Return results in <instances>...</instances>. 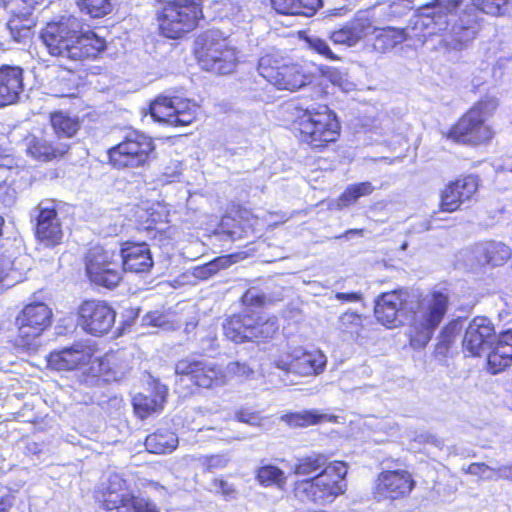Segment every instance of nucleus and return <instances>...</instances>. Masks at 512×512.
Returning <instances> with one entry per match:
<instances>
[{
	"mask_svg": "<svg viewBox=\"0 0 512 512\" xmlns=\"http://www.w3.org/2000/svg\"><path fill=\"white\" fill-rule=\"evenodd\" d=\"M448 297L434 292L420 303L410 299L403 291L383 293L375 302V317L387 327L410 323V343L414 348H423L431 340L435 329L447 312Z\"/></svg>",
	"mask_w": 512,
	"mask_h": 512,
	"instance_id": "nucleus-1",
	"label": "nucleus"
},
{
	"mask_svg": "<svg viewBox=\"0 0 512 512\" xmlns=\"http://www.w3.org/2000/svg\"><path fill=\"white\" fill-rule=\"evenodd\" d=\"M293 472L299 476L317 473L313 477L295 482V497L302 502L326 505L346 490V463L334 461L328 464L327 457L323 454L313 453L299 458Z\"/></svg>",
	"mask_w": 512,
	"mask_h": 512,
	"instance_id": "nucleus-2",
	"label": "nucleus"
},
{
	"mask_svg": "<svg viewBox=\"0 0 512 512\" xmlns=\"http://www.w3.org/2000/svg\"><path fill=\"white\" fill-rule=\"evenodd\" d=\"M461 0H436L424 6L413 21L416 29L426 30L428 35L443 34L442 42L452 50H462L475 38L482 20L475 8H466L454 19L450 29L451 13Z\"/></svg>",
	"mask_w": 512,
	"mask_h": 512,
	"instance_id": "nucleus-3",
	"label": "nucleus"
},
{
	"mask_svg": "<svg viewBox=\"0 0 512 512\" xmlns=\"http://www.w3.org/2000/svg\"><path fill=\"white\" fill-rule=\"evenodd\" d=\"M40 38L52 56L73 61L96 58L106 48V42L93 31H82L81 21L72 15L49 22Z\"/></svg>",
	"mask_w": 512,
	"mask_h": 512,
	"instance_id": "nucleus-4",
	"label": "nucleus"
},
{
	"mask_svg": "<svg viewBox=\"0 0 512 512\" xmlns=\"http://www.w3.org/2000/svg\"><path fill=\"white\" fill-rule=\"evenodd\" d=\"M302 142L312 148H324L336 142L340 136V123L333 111L326 105H311L299 108L294 121Z\"/></svg>",
	"mask_w": 512,
	"mask_h": 512,
	"instance_id": "nucleus-5",
	"label": "nucleus"
},
{
	"mask_svg": "<svg viewBox=\"0 0 512 512\" xmlns=\"http://www.w3.org/2000/svg\"><path fill=\"white\" fill-rule=\"evenodd\" d=\"M499 105L495 96H485L457 122L450 130L449 138L469 145H480L493 138V131L485 123Z\"/></svg>",
	"mask_w": 512,
	"mask_h": 512,
	"instance_id": "nucleus-6",
	"label": "nucleus"
},
{
	"mask_svg": "<svg viewBox=\"0 0 512 512\" xmlns=\"http://www.w3.org/2000/svg\"><path fill=\"white\" fill-rule=\"evenodd\" d=\"M196 55L203 69L229 74L237 65L236 49L219 30H209L196 41Z\"/></svg>",
	"mask_w": 512,
	"mask_h": 512,
	"instance_id": "nucleus-7",
	"label": "nucleus"
},
{
	"mask_svg": "<svg viewBox=\"0 0 512 512\" xmlns=\"http://www.w3.org/2000/svg\"><path fill=\"white\" fill-rule=\"evenodd\" d=\"M161 11L158 17L161 33L177 39L192 31L202 17V0H159Z\"/></svg>",
	"mask_w": 512,
	"mask_h": 512,
	"instance_id": "nucleus-8",
	"label": "nucleus"
},
{
	"mask_svg": "<svg viewBox=\"0 0 512 512\" xmlns=\"http://www.w3.org/2000/svg\"><path fill=\"white\" fill-rule=\"evenodd\" d=\"M52 311L44 303H33L16 317L18 334L15 340L17 347L34 351L39 346L38 338L51 324Z\"/></svg>",
	"mask_w": 512,
	"mask_h": 512,
	"instance_id": "nucleus-9",
	"label": "nucleus"
},
{
	"mask_svg": "<svg viewBox=\"0 0 512 512\" xmlns=\"http://www.w3.org/2000/svg\"><path fill=\"white\" fill-rule=\"evenodd\" d=\"M257 70L264 79L278 89L295 91L312 80V75L300 64H283L272 55L261 57Z\"/></svg>",
	"mask_w": 512,
	"mask_h": 512,
	"instance_id": "nucleus-10",
	"label": "nucleus"
},
{
	"mask_svg": "<svg viewBox=\"0 0 512 512\" xmlns=\"http://www.w3.org/2000/svg\"><path fill=\"white\" fill-rule=\"evenodd\" d=\"M154 148L150 137L133 131L108 150L109 161L118 169L142 167L148 163Z\"/></svg>",
	"mask_w": 512,
	"mask_h": 512,
	"instance_id": "nucleus-11",
	"label": "nucleus"
},
{
	"mask_svg": "<svg viewBox=\"0 0 512 512\" xmlns=\"http://www.w3.org/2000/svg\"><path fill=\"white\" fill-rule=\"evenodd\" d=\"M119 265V255L101 246L91 248L86 256V272L89 279L107 288H113L120 282Z\"/></svg>",
	"mask_w": 512,
	"mask_h": 512,
	"instance_id": "nucleus-12",
	"label": "nucleus"
},
{
	"mask_svg": "<svg viewBox=\"0 0 512 512\" xmlns=\"http://www.w3.org/2000/svg\"><path fill=\"white\" fill-rule=\"evenodd\" d=\"M175 374L180 377V380L187 378L197 387L205 389H214L227 384L224 369L206 360L181 359L175 365Z\"/></svg>",
	"mask_w": 512,
	"mask_h": 512,
	"instance_id": "nucleus-13",
	"label": "nucleus"
},
{
	"mask_svg": "<svg viewBox=\"0 0 512 512\" xmlns=\"http://www.w3.org/2000/svg\"><path fill=\"white\" fill-rule=\"evenodd\" d=\"M243 303L248 306V317L250 319L249 329L246 330L247 341L261 343L271 340L279 330L278 318L262 314L253 309L264 303V297L256 290H248L243 298Z\"/></svg>",
	"mask_w": 512,
	"mask_h": 512,
	"instance_id": "nucleus-14",
	"label": "nucleus"
},
{
	"mask_svg": "<svg viewBox=\"0 0 512 512\" xmlns=\"http://www.w3.org/2000/svg\"><path fill=\"white\" fill-rule=\"evenodd\" d=\"M327 363V357L320 350L304 351L295 348L286 356L274 361L275 367L283 371L288 378L290 374L306 377L321 374Z\"/></svg>",
	"mask_w": 512,
	"mask_h": 512,
	"instance_id": "nucleus-15",
	"label": "nucleus"
},
{
	"mask_svg": "<svg viewBox=\"0 0 512 512\" xmlns=\"http://www.w3.org/2000/svg\"><path fill=\"white\" fill-rule=\"evenodd\" d=\"M78 324L87 333L101 336L109 332L115 322V311L104 301H84L78 311Z\"/></svg>",
	"mask_w": 512,
	"mask_h": 512,
	"instance_id": "nucleus-16",
	"label": "nucleus"
},
{
	"mask_svg": "<svg viewBox=\"0 0 512 512\" xmlns=\"http://www.w3.org/2000/svg\"><path fill=\"white\" fill-rule=\"evenodd\" d=\"M496 340V331L490 319L483 316L473 318L465 330L463 349L471 356L486 354Z\"/></svg>",
	"mask_w": 512,
	"mask_h": 512,
	"instance_id": "nucleus-17",
	"label": "nucleus"
},
{
	"mask_svg": "<svg viewBox=\"0 0 512 512\" xmlns=\"http://www.w3.org/2000/svg\"><path fill=\"white\" fill-rule=\"evenodd\" d=\"M478 188L479 178L472 174L449 182L441 192V210L448 213L457 211L463 203L476 194Z\"/></svg>",
	"mask_w": 512,
	"mask_h": 512,
	"instance_id": "nucleus-18",
	"label": "nucleus"
},
{
	"mask_svg": "<svg viewBox=\"0 0 512 512\" xmlns=\"http://www.w3.org/2000/svg\"><path fill=\"white\" fill-rule=\"evenodd\" d=\"M414 481L406 471H386L379 475L374 497L381 501L383 499H398L411 492Z\"/></svg>",
	"mask_w": 512,
	"mask_h": 512,
	"instance_id": "nucleus-19",
	"label": "nucleus"
},
{
	"mask_svg": "<svg viewBox=\"0 0 512 512\" xmlns=\"http://www.w3.org/2000/svg\"><path fill=\"white\" fill-rule=\"evenodd\" d=\"M36 238L46 247H54L61 243L63 231L53 206H44L43 203L37 207Z\"/></svg>",
	"mask_w": 512,
	"mask_h": 512,
	"instance_id": "nucleus-20",
	"label": "nucleus"
},
{
	"mask_svg": "<svg viewBox=\"0 0 512 512\" xmlns=\"http://www.w3.org/2000/svg\"><path fill=\"white\" fill-rule=\"evenodd\" d=\"M97 499L108 511L126 509V512H158L155 504L148 498L128 492H100Z\"/></svg>",
	"mask_w": 512,
	"mask_h": 512,
	"instance_id": "nucleus-21",
	"label": "nucleus"
},
{
	"mask_svg": "<svg viewBox=\"0 0 512 512\" xmlns=\"http://www.w3.org/2000/svg\"><path fill=\"white\" fill-rule=\"evenodd\" d=\"M93 350L84 343H75L60 351L51 352L48 357V365L57 371H67L77 368L81 364L89 362Z\"/></svg>",
	"mask_w": 512,
	"mask_h": 512,
	"instance_id": "nucleus-22",
	"label": "nucleus"
},
{
	"mask_svg": "<svg viewBox=\"0 0 512 512\" xmlns=\"http://www.w3.org/2000/svg\"><path fill=\"white\" fill-rule=\"evenodd\" d=\"M119 262L124 271L132 273H147L154 265L152 253L147 243H126L121 249Z\"/></svg>",
	"mask_w": 512,
	"mask_h": 512,
	"instance_id": "nucleus-23",
	"label": "nucleus"
},
{
	"mask_svg": "<svg viewBox=\"0 0 512 512\" xmlns=\"http://www.w3.org/2000/svg\"><path fill=\"white\" fill-rule=\"evenodd\" d=\"M23 91V69L19 66L0 67V107L17 102Z\"/></svg>",
	"mask_w": 512,
	"mask_h": 512,
	"instance_id": "nucleus-24",
	"label": "nucleus"
},
{
	"mask_svg": "<svg viewBox=\"0 0 512 512\" xmlns=\"http://www.w3.org/2000/svg\"><path fill=\"white\" fill-rule=\"evenodd\" d=\"M473 254L480 265L498 267L504 265L510 259L512 251L509 246L502 242L487 241L476 244Z\"/></svg>",
	"mask_w": 512,
	"mask_h": 512,
	"instance_id": "nucleus-25",
	"label": "nucleus"
},
{
	"mask_svg": "<svg viewBox=\"0 0 512 512\" xmlns=\"http://www.w3.org/2000/svg\"><path fill=\"white\" fill-rule=\"evenodd\" d=\"M489 368L496 374L512 363V331L496 335L492 348L486 353Z\"/></svg>",
	"mask_w": 512,
	"mask_h": 512,
	"instance_id": "nucleus-26",
	"label": "nucleus"
},
{
	"mask_svg": "<svg viewBox=\"0 0 512 512\" xmlns=\"http://www.w3.org/2000/svg\"><path fill=\"white\" fill-rule=\"evenodd\" d=\"M25 142L27 153L33 158L44 162L64 155L69 149L66 143L53 144L42 136L30 135L26 137Z\"/></svg>",
	"mask_w": 512,
	"mask_h": 512,
	"instance_id": "nucleus-27",
	"label": "nucleus"
},
{
	"mask_svg": "<svg viewBox=\"0 0 512 512\" xmlns=\"http://www.w3.org/2000/svg\"><path fill=\"white\" fill-rule=\"evenodd\" d=\"M145 446L150 453H171L178 446V438L168 429H158L146 437Z\"/></svg>",
	"mask_w": 512,
	"mask_h": 512,
	"instance_id": "nucleus-28",
	"label": "nucleus"
},
{
	"mask_svg": "<svg viewBox=\"0 0 512 512\" xmlns=\"http://www.w3.org/2000/svg\"><path fill=\"white\" fill-rule=\"evenodd\" d=\"M375 40L373 47L376 51L385 53L393 49L398 44L404 42L408 35L405 29L394 27H385L375 30Z\"/></svg>",
	"mask_w": 512,
	"mask_h": 512,
	"instance_id": "nucleus-29",
	"label": "nucleus"
},
{
	"mask_svg": "<svg viewBox=\"0 0 512 512\" xmlns=\"http://www.w3.org/2000/svg\"><path fill=\"white\" fill-rule=\"evenodd\" d=\"M250 319L248 317V306L242 314L233 315L226 319L223 324V331L226 338L235 342L243 343L247 341L246 330L249 329Z\"/></svg>",
	"mask_w": 512,
	"mask_h": 512,
	"instance_id": "nucleus-30",
	"label": "nucleus"
},
{
	"mask_svg": "<svg viewBox=\"0 0 512 512\" xmlns=\"http://www.w3.org/2000/svg\"><path fill=\"white\" fill-rule=\"evenodd\" d=\"M337 329L344 340H356L363 330V316L346 311L338 317Z\"/></svg>",
	"mask_w": 512,
	"mask_h": 512,
	"instance_id": "nucleus-31",
	"label": "nucleus"
},
{
	"mask_svg": "<svg viewBox=\"0 0 512 512\" xmlns=\"http://www.w3.org/2000/svg\"><path fill=\"white\" fill-rule=\"evenodd\" d=\"M36 22L30 13L14 15L7 23V28L14 41L25 42L32 35Z\"/></svg>",
	"mask_w": 512,
	"mask_h": 512,
	"instance_id": "nucleus-32",
	"label": "nucleus"
},
{
	"mask_svg": "<svg viewBox=\"0 0 512 512\" xmlns=\"http://www.w3.org/2000/svg\"><path fill=\"white\" fill-rule=\"evenodd\" d=\"M50 122L59 139L73 137L80 128V123L77 118L71 117L61 111L51 114Z\"/></svg>",
	"mask_w": 512,
	"mask_h": 512,
	"instance_id": "nucleus-33",
	"label": "nucleus"
},
{
	"mask_svg": "<svg viewBox=\"0 0 512 512\" xmlns=\"http://www.w3.org/2000/svg\"><path fill=\"white\" fill-rule=\"evenodd\" d=\"M164 400V396L159 394H138L133 398V407L136 414L141 419H145L151 413L160 411L163 408Z\"/></svg>",
	"mask_w": 512,
	"mask_h": 512,
	"instance_id": "nucleus-34",
	"label": "nucleus"
},
{
	"mask_svg": "<svg viewBox=\"0 0 512 512\" xmlns=\"http://www.w3.org/2000/svg\"><path fill=\"white\" fill-rule=\"evenodd\" d=\"M172 100L168 97H159L150 105V114L154 121L168 126L176 127L175 110L171 107Z\"/></svg>",
	"mask_w": 512,
	"mask_h": 512,
	"instance_id": "nucleus-35",
	"label": "nucleus"
},
{
	"mask_svg": "<svg viewBox=\"0 0 512 512\" xmlns=\"http://www.w3.org/2000/svg\"><path fill=\"white\" fill-rule=\"evenodd\" d=\"M171 100V107L175 110V118H172V121L176 122V126L191 124L196 117V105L187 99L178 97L171 98Z\"/></svg>",
	"mask_w": 512,
	"mask_h": 512,
	"instance_id": "nucleus-36",
	"label": "nucleus"
},
{
	"mask_svg": "<svg viewBox=\"0 0 512 512\" xmlns=\"http://www.w3.org/2000/svg\"><path fill=\"white\" fill-rule=\"evenodd\" d=\"M258 482L263 486H276L282 489L286 485L287 477L277 466L267 464L258 468L256 473Z\"/></svg>",
	"mask_w": 512,
	"mask_h": 512,
	"instance_id": "nucleus-37",
	"label": "nucleus"
},
{
	"mask_svg": "<svg viewBox=\"0 0 512 512\" xmlns=\"http://www.w3.org/2000/svg\"><path fill=\"white\" fill-rule=\"evenodd\" d=\"M477 12L492 16H504L512 13V0H472Z\"/></svg>",
	"mask_w": 512,
	"mask_h": 512,
	"instance_id": "nucleus-38",
	"label": "nucleus"
},
{
	"mask_svg": "<svg viewBox=\"0 0 512 512\" xmlns=\"http://www.w3.org/2000/svg\"><path fill=\"white\" fill-rule=\"evenodd\" d=\"M325 415L315 410H305L281 416V420L291 427H307L321 422Z\"/></svg>",
	"mask_w": 512,
	"mask_h": 512,
	"instance_id": "nucleus-39",
	"label": "nucleus"
},
{
	"mask_svg": "<svg viewBox=\"0 0 512 512\" xmlns=\"http://www.w3.org/2000/svg\"><path fill=\"white\" fill-rule=\"evenodd\" d=\"M375 187L371 182H361L349 185L338 199V206L345 207L356 202L360 197L373 193Z\"/></svg>",
	"mask_w": 512,
	"mask_h": 512,
	"instance_id": "nucleus-40",
	"label": "nucleus"
},
{
	"mask_svg": "<svg viewBox=\"0 0 512 512\" xmlns=\"http://www.w3.org/2000/svg\"><path fill=\"white\" fill-rule=\"evenodd\" d=\"M80 11L91 18H101L112 11L111 0H76Z\"/></svg>",
	"mask_w": 512,
	"mask_h": 512,
	"instance_id": "nucleus-41",
	"label": "nucleus"
},
{
	"mask_svg": "<svg viewBox=\"0 0 512 512\" xmlns=\"http://www.w3.org/2000/svg\"><path fill=\"white\" fill-rule=\"evenodd\" d=\"M136 217L139 224L145 230H159L160 228H158L157 225L162 224L164 222V218H166L167 215L162 212L156 211L154 207H139L136 211Z\"/></svg>",
	"mask_w": 512,
	"mask_h": 512,
	"instance_id": "nucleus-42",
	"label": "nucleus"
},
{
	"mask_svg": "<svg viewBox=\"0 0 512 512\" xmlns=\"http://www.w3.org/2000/svg\"><path fill=\"white\" fill-rule=\"evenodd\" d=\"M460 330L461 326L458 321H452L447 326H445L439 336V341L436 347L437 353L445 354L451 345L455 342Z\"/></svg>",
	"mask_w": 512,
	"mask_h": 512,
	"instance_id": "nucleus-43",
	"label": "nucleus"
},
{
	"mask_svg": "<svg viewBox=\"0 0 512 512\" xmlns=\"http://www.w3.org/2000/svg\"><path fill=\"white\" fill-rule=\"evenodd\" d=\"M308 48L327 60H339V57L331 50L327 41L316 35H308L304 38Z\"/></svg>",
	"mask_w": 512,
	"mask_h": 512,
	"instance_id": "nucleus-44",
	"label": "nucleus"
},
{
	"mask_svg": "<svg viewBox=\"0 0 512 512\" xmlns=\"http://www.w3.org/2000/svg\"><path fill=\"white\" fill-rule=\"evenodd\" d=\"M349 25L357 43L377 30V28L373 27L371 20L366 14L358 15L353 21L349 22Z\"/></svg>",
	"mask_w": 512,
	"mask_h": 512,
	"instance_id": "nucleus-45",
	"label": "nucleus"
},
{
	"mask_svg": "<svg viewBox=\"0 0 512 512\" xmlns=\"http://www.w3.org/2000/svg\"><path fill=\"white\" fill-rule=\"evenodd\" d=\"M231 264L228 257H218L213 261L197 268V276L201 278H208L216 274L221 269L227 268Z\"/></svg>",
	"mask_w": 512,
	"mask_h": 512,
	"instance_id": "nucleus-46",
	"label": "nucleus"
},
{
	"mask_svg": "<svg viewBox=\"0 0 512 512\" xmlns=\"http://www.w3.org/2000/svg\"><path fill=\"white\" fill-rule=\"evenodd\" d=\"M227 378L229 376L248 378L253 374V369L245 362H229L224 370Z\"/></svg>",
	"mask_w": 512,
	"mask_h": 512,
	"instance_id": "nucleus-47",
	"label": "nucleus"
},
{
	"mask_svg": "<svg viewBox=\"0 0 512 512\" xmlns=\"http://www.w3.org/2000/svg\"><path fill=\"white\" fill-rule=\"evenodd\" d=\"M330 39L334 44H344L347 46H354L357 43L349 23L340 30L332 32Z\"/></svg>",
	"mask_w": 512,
	"mask_h": 512,
	"instance_id": "nucleus-48",
	"label": "nucleus"
},
{
	"mask_svg": "<svg viewBox=\"0 0 512 512\" xmlns=\"http://www.w3.org/2000/svg\"><path fill=\"white\" fill-rule=\"evenodd\" d=\"M211 490L221 494L225 500H232L237 496L234 486L223 479H214L211 483Z\"/></svg>",
	"mask_w": 512,
	"mask_h": 512,
	"instance_id": "nucleus-49",
	"label": "nucleus"
},
{
	"mask_svg": "<svg viewBox=\"0 0 512 512\" xmlns=\"http://www.w3.org/2000/svg\"><path fill=\"white\" fill-rule=\"evenodd\" d=\"M128 492L126 488V481L117 473L109 476L107 484H103L100 492Z\"/></svg>",
	"mask_w": 512,
	"mask_h": 512,
	"instance_id": "nucleus-50",
	"label": "nucleus"
},
{
	"mask_svg": "<svg viewBox=\"0 0 512 512\" xmlns=\"http://www.w3.org/2000/svg\"><path fill=\"white\" fill-rule=\"evenodd\" d=\"M297 15L312 16L321 7V0H296Z\"/></svg>",
	"mask_w": 512,
	"mask_h": 512,
	"instance_id": "nucleus-51",
	"label": "nucleus"
},
{
	"mask_svg": "<svg viewBox=\"0 0 512 512\" xmlns=\"http://www.w3.org/2000/svg\"><path fill=\"white\" fill-rule=\"evenodd\" d=\"M271 4L280 14L297 15L296 0H271Z\"/></svg>",
	"mask_w": 512,
	"mask_h": 512,
	"instance_id": "nucleus-52",
	"label": "nucleus"
},
{
	"mask_svg": "<svg viewBox=\"0 0 512 512\" xmlns=\"http://www.w3.org/2000/svg\"><path fill=\"white\" fill-rule=\"evenodd\" d=\"M236 419L239 422L246 423L252 426H258L260 424V418L255 412L248 410H240L236 413Z\"/></svg>",
	"mask_w": 512,
	"mask_h": 512,
	"instance_id": "nucleus-53",
	"label": "nucleus"
},
{
	"mask_svg": "<svg viewBox=\"0 0 512 512\" xmlns=\"http://www.w3.org/2000/svg\"><path fill=\"white\" fill-rule=\"evenodd\" d=\"M325 75L333 85L339 86L341 88L346 81L345 74L335 68H329Z\"/></svg>",
	"mask_w": 512,
	"mask_h": 512,
	"instance_id": "nucleus-54",
	"label": "nucleus"
},
{
	"mask_svg": "<svg viewBox=\"0 0 512 512\" xmlns=\"http://www.w3.org/2000/svg\"><path fill=\"white\" fill-rule=\"evenodd\" d=\"M144 322L157 327H162L166 323L165 315L160 312H150L144 317Z\"/></svg>",
	"mask_w": 512,
	"mask_h": 512,
	"instance_id": "nucleus-55",
	"label": "nucleus"
},
{
	"mask_svg": "<svg viewBox=\"0 0 512 512\" xmlns=\"http://www.w3.org/2000/svg\"><path fill=\"white\" fill-rule=\"evenodd\" d=\"M228 462L229 459L225 455H214L208 459L207 467L209 469H220L226 467Z\"/></svg>",
	"mask_w": 512,
	"mask_h": 512,
	"instance_id": "nucleus-56",
	"label": "nucleus"
},
{
	"mask_svg": "<svg viewBox=\"0 0 512 512\" xmlns=\"http://www.w3.org/2000/svg\"><path fill=\"white\" fill-rule=\"evenodd\" d=\"M12 266L11 259L0 254V283L7 277L8 272L12 270Z\"/></svg>",
	"mask_w": 512,
	"mask_h": 512,
	"instance_id": "nucleus-57",
	"label": "nucleus"
},
{
	"mask_svg": "<svg viewBox=\"0 0 512 512\" xmlns=\"http://www.w3.org/2000/svg\"><path fill=\"white\" fill-rule=\"evenodd\" d=\"M335 298L341 302H360L362 300V294L360 292H338L335 294Z\"/></svg>",
	"mask_w": 512,
	"mask_h": 512,
	"instance_id": "nucleus-58",
	"label": "nucleus"
},
{
	"mask_svg": "<svg viewBox=\"0 0 512 512\" xmlns=\"http://www.w3.org/2000/svg\"><path fill=\"white\" fill-rule=\"evenodd\" d=\"M488 471V465L484 463H472L468 466L466 472L483 478L484 473Z\"/></svg>",
	"mask_w": 512,
	"mask_h": 512,
	"instance_id": "nucleus-59",
	"label": "nucleus"
},
{
	"mask_svg": "<svg viewBox=\"0 0 512 512\" xmlns=\"http://www.w3.org/2000/svg\"><path fill=\"white\" fill-rule=\"evenodd\" d=\"M16 200V191L12 188H7L1 195L0 201L7 207L12 206Z\"/></svg>",
	"mask_w": 512,
	"mask_h": 512,
	"instance_id": "nucleus-60",
	"label": "nucleus"
},
{
	"mask_svg": "<svg viewBox=\"0 0 512 512\" xmlns=\"http://www.w3.org/2000/svg\"><path fill=\"white\" fill-rule=\"evenodd\" d=\"M497 476L512 481V465H503L497 468Z\"/></svg>",
	"mask_w": 512,
	"mask_h": 512,
	"instance_id": "nucleus-61",
	"label": "nucleus"
},
{
	"mask_svg": "<svg viewBox=\"0 0 512 512\" xmlns=\"http://www.w3.org/2000/svg\"><path fill=\"white\" fill-rule=\"evenodd\" d=\"M483 479L486 480H497L499 477L497 476V468H492L488 466V471L484 473Z\"/></svg>",
	"mask_w": 512,
	"mask_h": 512,
	"instance_id": "nucleus-62",
	"label": "nucleus"
},
{
	"mask_svg": "<svg viewBox=\"0 0 512 512\" xmlns=\"http://www.w3.org/2000/svg\"><path fill=\"white\" fill-rule=\"evenodd\" d=\"M495 170L497 173H502V172H511L512 173V163L505 164V165H497V166H495Z\"/></svg>",
	"mask_w": 512,
	"mask_h": 512,
	"instance_id": "nucleus-63",
	"label": "nucleus"
},
{
	"mask_svg": "<svg viewBox=\"0 0 512 512\" xmlns=\"http://www.w3.org/2000/svg\"><path fill=\"white\" fill-rule=\"evenodd\" d=\"M350 235H363V230L362 229H350L348 231L345 232L344 236L346 238H349Z\"/></svg>",
	"mask_w": 512,
	"mask_h": 512,
	"instance_id": "nucleus-64",
	"label": "nucleus"
}]
</instances>
